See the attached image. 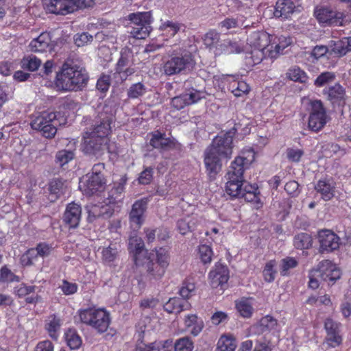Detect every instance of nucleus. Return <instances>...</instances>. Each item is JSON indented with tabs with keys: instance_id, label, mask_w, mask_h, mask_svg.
I'll return each mask as SVG.
<instances>
[{
	"instance_id": "nucleus-32",
	"label": "nucleus",
	"mask_w": 351,
	"mask_h": 351,
	"mask_svg": "<svg viewBox=\"0 0 351 351\" xmlns=\"http://www.w3.org/2000/svg\"><path fill=\"white\" fill-rule=\"evenodd\" d=\"M61 325L60 318L54 314L50 315L46 319L45 329L53 339H58Z\"/></svg>"
},
{
	"instance_id": "nucleus-25",
	"label": "nucleus",
	"mask_w": 351,
	"mask_h": 351,
	"mask_svg": "<svg viewBox=\"0 0 351 351\" xmlns=\"http://www.w3.org/2000/svg\"><path fill=\"white\" fill-rule=\"evenodd\" d=\"M131 55L128 51H122L116 65V73L120 75L121 80H125L127 77L134 73L133 68L129 67Z\"/></svg>"
},
{
	"instance_id": "nucleus-10",
	"label": "nucleus",
	"mask_w": 351,
	"mask_h": 351,
	"mask_svg": "<svg viewBox=\"0 0 351 351\" xmlns=\"http://www.w3.org/2000/svg\"><path fill=\"white\" fill-rule=\"evenodd\" d=\"M114 121V117L112 108L109 106L105 105L102 110L99 112L95 118L91 128L86 132L92 133V135L108 138V136L111 132V124Z\"/></svg>"
},
{
	"instance_id": "nucleus-36",
	"label": "nucleus",
	"mask_w": 351,
	"mask_h": 351,
	"mask_svg": "<svg viewBox=\"0 0 351 351\" xmlns=\"http://www.w3.org/2000/svg\"><path fill=\"white\" fill-rule=\"evenodd\" d=\"M152 22H147V23L141 24L139 26H130L128 32L130 35L136 39H145L149 36L152 27L151 26Z\"/></svg>"
},
{
	"instance_id": "nucleus-7",
	"label": "nucleus",
	"mask_w": 351,
	"mask_h": 351,
	"mask_svg": "<svg viewBox=\"0 0 351 351\" xmlns=\"http://www.w3.org/2000/svg\"><path fill=\"white\" fill-rule=\"evenodd\" d=\"M60 115V112H43L32 120L31 127L40 131L45 138H53L57 132L58 126L60 125L58 118Z\"/></svg>"
},
{
	"instance_id": "nucleus-19",
	"label": "nucleus",
	"mask_w": 351,
	"mask_h": 351,
	"mask_svg": "<svg viewBox=\"0 0 351 351\" xmlns=\"http://www.w3.org/2000/svg\"><path fill=\"white\" fill-rule=\"evenodd\" d=\"M127 178L125 176H122L119 181L114 182L112 188L107 192L105 195L104 203L106 205L114 204L121 202L124 197V189L126 184Z\"/></svg>"
},
{
	"instance_id": "nucleus-26",
	"label": "nucleus",
	"mask_w": 351,
	"mask_h": 351,
	"mask_svg": "<svg viewBox=\"0 0 351 351\" xmlns=\"http://www.w3.org/2000/svg\"><path fill=\"white\" fill-rule=\"evenodd\" d=\"M295 5L292 0H278L275 5L274 15L276 18L287 19L294 12Z\"/></svg>"
},
{
	"instance_id": "nucleus-21",
	"label": "nucleus",
	"mask_w": 351,
	"mask_h": 351,
	"mask_svg": "<svg viewBox=\"0 0 351 351\" xmlns=\"http://www.w3.org/2000/svg\"><path fill=\"white\" fill-rule=\"evenodd\" d=\"M82 217V208L80 205L72 202L66 206L63 215V221L69 228L78 227Z\"/></svg>"
},
{
	"instance_id": "nucleus-55",
	"label": "nucleus",
	"mask_w": 351,
	"mask_h": 351,
	"mask_svg": "<svg viewBox=\"0 0 351 351\" xmlns=\"http://www.w3.org/2000/svg\"><path fill=\"white\" fill-rule=\"evenodd\" d=\"M193 344L189 337L179 339L174 344L175 351H192Z\"/></svg>"
},
{
	"instance_id": "nucleus-46",
	"label": "nucleus",
	"mask_w": 351,
	"mask_h": 351,
	"mask_svg": "<svg viewBox=\"0 0 351 351\" xmlns=\"http://www.w3.org/2000/svg\"><path fill=\"white\" fill-rule=\"evenodd\" d=\"M42 61L34 55L25 56L21 60V66L30 71L37 70L41 65Z\"/></svg>"
},
{
	"instance_id": "nucleus-23",
	"label": "nucleus",
	"mask_w": 351,
	"mask_h": 351,
	"mask_svg": "<svg viewBox=\"0 0 351 351\" xmlns=\"http://www.w3.org/2000/svg\"><path fill=\"white\" fill-rule=\"evenodd\" d=\"M247 41L254 49L267 51L270 43V35L263 31L253 32L249 35Z\"/></svg>"
},
{
	"instance_id": "nucleus-42",
	"label": "nucleus",
	"mask_w": 351,
	"mask_h": 351,
	"mask_svg": "<svg viewBox=\"0 0 351 351\" xmlns=\"http://www.w3.org/2000/svg\"><path fill=\"white\" fill-rule=\"evenodd\" d=\"M128 19L130 21L131 26H139L141 24L152 22V14L149 12L132 13L129 14Z\"/></svg>"
},
{
	"instance_id": "nucleus-20",
	"label": "nucleus",
	"mask_w": 351,
	"mask_h": 351,
	"mask_svg": "<svg viewBox=\"0 0 351 351\" xmlns=\"http://www.w3.org/2000/svg\"><path fill=\"white\" fill-rule=\"evenodd\" d=\"M318 239L320 244V251L332 252L339 246V238L333 232L324 230L319 232Z\"/></svg>"
},
{
	"instance_id": "nucleus-54",
	"label": "nucleus",
	"mask_w": 351,
	"mask_h": 351,
	"mask_svg": "<svg viewBox=\"0 0 351 351\" xmlns=\"http://www.w3.org/2000/svg\"><path fill=\"white\" fill-rule=\"evenodd\" d=\"M342 343V337L340 333L328 335L325 337L323 345L326 348H336L340 346Z\"/></svg>"
},
{
	"instance_id": "nucleus-2",
	"label": "nucleus",
	"mask_w": 351,
	"mask_h": 351,
	"mask_svg": "<svg viewBox=\"0 0 351 351\" xmlns=\"http://www.w3.org/2000/svg\"><path fill=\"white\" fill-rule=\"evenodd\" d=\"M89 80L86 69L76 61L68 58L56 74V85L64 91H79L86 86Z\"/></svg>"
},
{
	"instance_id": "nucleus-5",
	"label": "nucleus",
	"mask_w": 351,
	"mask_h": 351,
	"mask_svg": "<svg viewBox=\"0 0 351 351\" xmlns=\"http://www.w3.org/2000/svg\"><path fill=\"white\" fill-rule=\"evenodd\" d=\"M193 64L192 56L189 51L176 49L169 52L163 62L162 71L167 76L182 74L189 71Z\"/></svg>"
},
{
	"instance_id": "nucleus-56",
	"label": "nucleus",
	"mask_w": 351,
	"mask_h": 351,
	"mask_svg": "<svg viewBox=\"0 0 351 351\" xmlns=\"http://www.w3.org/2000/svg\"><path fill=\"white\" fill-rule=\"evenodd\" d=\"M223 46L227 52L230 53H240L243 50V45L236 40H226L223 41Z\"/></svg>"
},
{
	"instance_id": "nucleus-8",
	"label": "nucleus",
	"mask_w": 351,
	"mask_h": 351,
	"mask_svg": "<svg viewBox=\"0 0 351 351\" xmlns=\"http://www.w3.org/2000/svg\"><path fill=\"white\" fill-rule=\"evenodd\" d=\"M93 0H45L44 6L47 12L66 15L77 9L90 7Z\"/></svg>"
},
{
	"instance_id": "nucleus-33",
	"label": "nucleus",
	"mask_w": 351,
	"mask_h": 351,
	"mask_svg": "<svg viewBox=\"0 0 351 351\" xmlns=\"http://www.w3.org/2000/svg\"><path fill=\"white\" fill-rule=\"evenodd\" d=\"M323 94L332 103H335L344 98L345 90L339 84H335L334 86L325 88L323 90Z\"/></svg>"
},
{
	"instance_id": "nucleus-16",
	"label": "nucleus",
	"mask_w": 351,
	"mask_h": 351,
	"mask_svg": "<svg viewBox=\"0 0 351 351\" xmlns=\"http://www.w3.org/2000/svg\"><path fill=\"white\" fill-rule=\"evenodd\" d=\"M203 97H204L203 92L191 88L180 95L172 98L171 104L176 110H181L186 106L198 102Z\"/></svg>"
},
{
	"instance_id": "nucleus-57",
	"label": "nucleus",
	"mask_w": 351,
	"mask_h": 351,
	"mask_svg": "<svg viewBox=\"0 0 351 351\" xmlns=\"http://www.w3.org/2000/svg\"><path fill=\"white\" fill-rule=\"evenodd\" d=\"M154 168L152 167H145L138 178V183L141 184H149L153 180Z\"/></svg>"
},
{
	"instance_id": "nucleus-53",
	"label": "nucleus",
	"mask_w": 351,
	"mask_h": 351,
	"mask_svg": "<svg viewBox=\"0 0 351 351\" xmlns=\"http://www.w3.org/2000/svg\"><path fill=\"white\" fill-rule=\"evenodd\" d=\"M146 92V87L141 82L132 84L128 90V96L135 99L143 95Z\"/></svg>"
},
{
	"instance_id": "nucleus-31",
	"label": "nucleus",
	"mask_w": 351,
	"mask_h": 351,
	"mask_svg": "<svg viewBox=\"0 0 351 351\" xmlns=\"http://www.w3.org/2000/svg\"><path fill=\"white\" fill-rule=\"evenodd\" d=\"M277 321L272 317L267 315L261 319L254 328L258 334L274 332L276 330Z\"/></svg>"
},
{
	"instance_id": "nucleus-3",
	"label": "nucleus",
	"mask_w": 351,
	"mask_h": 351,
	"mask_svg": "<svg viewBox=\"0 0 351 351\" xmlns=\"http://www.w3.org/2000/svg\"><path fill=\"white\" fill-rule=\"evenodd\" d=\"M169 262V254L162 247L153 250L143 258L136 256L135 258V265L144 271L145 277L150 282H156L162 278Z\"/></svg>"
},
{
	"instance_id": "nucleus-30",
	"label": "nucleus",
	"mask_w": 351,
	"mask_h": 351,
	"mask_svg": "<svg viewBox=\"0 0 351 351\" xmlns=\"http://www.w3.org/2000/svg\"><path fill=\"white\" fill-rule=\"evenodd\" d=\"M86 209L89 222H93L99 217L108 218L112 213V211L106 206L90 205L87 206Z\"/></svg>"
},
{
	"instance_id": "nucleus-39",
	"label": "nucleus",
	"mask_w": 351,
	"mask_h": 351,
	"mask_svg": "<svg viewBox=\"0 0 351 351\" xmlns=\"http://www.w3.org/2000/svg\"><path fill=\"white\" fill-rule=\"evenodd\" d=\"M228 90L236 97H241L250 90L249 86L244 81L233 80L230 82Z\"/></svg>"
},
{
	"instance_id": "nucleus-47",
	"label": "nucleus",
	"mask_w": 351,
	"mask_h": 351,
	"mask_svg": "<svg viewBox=\"0 0 351 351\" xmlns=\"http://www.w3.org/2000/svg\"><path fill=\"white\" fill-rule=\"evenodd\" d=\"M182 27V24L173 21L163 22L160 26V29L165 32L167 36H174Z\"/></svg>"
},
{
	"instance_id": "nucleus-50",
	"label": "nucleus",
	"mask_w": 351,
	"mask_h": 351,
	"mask_svg": "<svg viewBox=\"0 0 351 351\" xmlns=\"http://www.w3.org/2000/svg\"><path fill=\"white\" fill-rule=\"evenodd\" d=\"M336 75L335 73L325 71L317 76L314 82L315 86L322 87L335 81Z\"/></svg>"
},
{
	"instance_id": "nucleus-38",
	"label": "nucleus",
	"mask_w": 351,
	"mask_h": 351,
	"mask_svg": "<svg viewBox=\"0 0 351 351\" xmlns=\"http://www.w3.org/2000/svg\"><path fill=\"white\" fill-rule=\"evenodd\" d=\"M237 347L236 340L231 335H222L217 343L216 351H234Z\"/></svg>"
},
{
	"instance_id": "nucleus-29",
	"label": "nucleus",
	"mask_w": 351,
	"mask_h": 351,
	"mask_svg": "<svg viewBox=\"0 0 351 351\" xmlns=\"http://www.w3.org/2000/svg\"><path fill=\"white\" fill-rule=\"evenodd\" d=\"M189 307L190 304L186 300L178 297L170 298L163 306L164 310L168 313H179Z\"/></svg>"
},
{
	"instance_id": "nucleus-9",
	"label": "nucleus",
	"mask_w": 351,
	"mask_h": 351,
	"mask_svg": "<svg viewBox=\"0 0 351 351\" xmlns=\"http://www.w3.org/2000/svg\"><path fill=\"white\" fill-rule=\"evenodd\" d=\"M313 14L323 27L343 26L346 16L343 12L327 5H317Z\"/></svg>"
},
{
	"instance_id": "nucleus-28",
	"label": "nucleus",
	"mask_w": 351,
	"mask_h": 351,
	"mask_svg": "<svg viewBox=\"0 0 351 351\" xmlns=\"http://www.w3.org/2000/svg\"><path fill=\"white\" fill-rule=\"evenodd\" d=\"M51 38L48 33H42L36 38L33 39L29 47L34 52H44L51 50Z\"/></svg>"
},
{
	"instance_id": "nucleus-64",
	"label": "nucleus",
	"mask_w": 351,
	"mask_h": 351,
	"mask_svg": "<svg viewBox=\"0 0 351 351\" xmlns=\"http://www.w3.org/2000/svg\"><path fill=\"white\" fill-rule=\"evenodd\" d=\"M285 190L288 194L297 196L300 193L299 184L295 180L289 181L286 183Z\"/></svg>"
},
{
	"instance_id": "nucleus-27",
	"label": "nucleus",
	"mask_w": 351,
	"mask_h": 351,
	"mask_svg": "<svg viewBox=\"0 0 351 351\" xmlns=\"http://www.w3.org/2000/svg\"><path fill=\"white\" fill-rule=\"evenodd\" d=\"M331 51L337 57H343L351 51V36L330 41Z\"/></svg>"
},
{
	"instance_id": "nucleus-22",
	"label": "nucleus",
	"mask_w": 351,
	"mask_h": 351,
	"mask_svg": "<svg viewBox=\"0 0 351 351\" xmlns=\"http://www.w3.org/2000/svg\"><path fill=\"white\" fill-rule=\"evenodd\" d=\"M209 278L213 287L223 286L229 279L228 268L226 265L216 264L214 269L209 273Z\"/></svg>"
},
{
	"instance_id": "nucleus-41",
	"label": "nucleus",
	"mask_w": 351,
	"mask_h": 351,
	"mask_svg": "<svg viewBox=\"0 0 351 351\" xmlns=\"http://www.w3.org/2000/svg\"><path fill=\"white\" fill-rule=\"evenodd\" d=\"M291 43V38L285 36H280L278 38V43L275 46V50L273 51L272 46L267 50L269 52V56L271 58H275L279 54L283 53V50L290 45Z\"/></svg>"
},
{
	"instance_id": "nucleus-1",
	"label": "nucleus",
	"mask_w": 351,
	"mask_h": 351,
	"mask_svg": "<svg viewBox=\"0 0 351 351\" xmlns=\"http://www.w3.org/2000/svg\"><path fill=\"white\" fill-rule=\"evenodd\" d=\"M237 132L235 126L227 132L222 131L213 140L204 152V163L210 180H214L221 168V160L231 157L233 138Z\"/></svg>"
},
{
	"instance_id": "nucleus-52",
	"label": "nucleus",
	"mask_w": 351,
	"mask_h": 351,
	"mask_svg": "<svg viewBox=\"0 0 351 351\" xmlns=\"http://www.w3.org/2000/svg\"><path fill=\"white\" fill-rule=\"evenodd\" d=\"M20 278L8 268L6 265L0 269V281L3 282H19Z\"/></svg>"
},
{
	"instance_id": "nucleus-43",
	"label": "nucleus",
	"mask_w": 351,
	"mask_h": 351,
	"mask_svg": "<svg viewBox=\"0 0 351 351\" xmlns=\"http://www.w3.org/2000/svg\"><path fill=\"white\" fill-rule=\"evenodd\" d=\"M75 157V152L70 149H61L56 152L55 157L56 164L63 167Z\"/></svg>"
},
{
	"instance_id": "nucleus-11",
	"label": "nucleus",
	"mask_w": 351,
	"mask_h": 351,
	"mask_svg": "<svg viewBox=\"0 0 351 351\" xmlns=\"http://www.w3.org/2000/svg\"><path fill=\"white\" fill-rule=\"evenodd\" d=\"M104 169V163L95 164L92 168L91 173H88L83 178V186L86 194L92 195L104 190L106 183L102 174Z\"/></svg>"
},
{
	"instance_id": "nucleus-34",
	"label": "nucleus",
	"mask_w": 351,
	"mask_h": 351,
	"mask_svg": "<svg viewBox=\"0 0 351 351\" xmlns=\"http://www.w3.org/2000/svg\"><path fill=\"white\" fill-rule=\"evenodd\" d=\"M236 308L243 317H251L254 311L253 300L252 298H241L236 302Z\"/></svg>"
},
{
	"instance_id": "nucleus-6",
	"label": "nucleus",
	"mask_w": 351,
	"mask_h": 351,
	"mask_svg": "<svg viewBox=\"0 0 351 351\" xmlns=\"http://www.w3.org/2000/svg\"><path fill=\"white\" fill-rule=\"evenodd\" d=\"M79 315L83 324L91 326L100 333L106 332L110 323L109 313L103 308L81 310Z\"/></svg>"
},
{
	"instance_id": "nucleus-51",
	"label": "nucleus",
	"mask_w": 351,
	"mask_h": 351,
	"mask_svg": "<svg viewBox=\"0 0 351 351\" xmlns=\"http://www.w3.org/2000/svg\"><path fill=\"white\" fill-rule=\"evenodd\" d=\"M288 77L294 82L304 83L307 80L306 73L299 67H293L289 70L287 73Z\"/></svg>"
},
{
	"instance_id": "nucleus-58",
	"label": "nucleus",
	"mask_w": 351,
	"mask_h": 351,
	"mask_svg": "<svg viewBox=\"0 0 351 351\" xmlns=\"http://www.w3.org/2000/svg\"><path fill=\"white\" fill-rule=\"evenodd\" d=\"M340 323L331 318H327L324 322V329L326 332V335L340 333Z\"/></svg>"
},
{
	"instance_id": "nucleus-59",
	"label": "nucleus",
	"mask_w": 351,
	"mask_h": 351,
	"mask_svg": "<svg viewBox=\"0 0 351 351\" xmlns=\"http://www.w3.org/2000/svg\"><path fill=\"white\" fill-rule=\"evenodd\" d=\"M199 254L202 262L204 264H207L211 262L213 252L210 246L202 245L199 247Z\"/></svg>"
},
{
	"instance_id": "nucleus-62",
	"label": "nucleus",
	"mask_w": 351,
	"mask_h": 351,
	"mask_svg": "<svg viewBox=\"0 0 351 351\" xmlns=\"http://www.w3.org/2000/svg\"><path fill=\"white\" fill-rule=\"evenodd\" d=\"M110 86V76L108 75H101L97 80V88L101 93L108 91Z\"/></svg>"
},
{
	"instance_id": "nucleus-18",
	"label": "nucleus",
	"mask_w": 351,
	"mask_h": 351,
	"mask_svg": "<svg viewBox=\"0 0 351 351\" xmlns=\"http://www.w3.org/2000/svg\"><path fill=\"white\" fill-rule=\"evenodd\" d=\"M149 144L160 151H169L176 148L178 143L174 138L167 137L165 133L156 131L152 134Z\"/></svg>"
},
{
	"instance_id": "nucleus-4",
	"label": "nucleus",
	"mask_w": 351,
	"mask_h": 351,
	"mask_svg": "<svg viewBox=\"0 0 351 351\" xmlns=\"http://www.w3.org/2000/svg\"><path fill=\"white\" fill-rule=\"evenodd\" d=\"M226 192L232 198H244L246 202L253 203L257 208L262 206L260 192L256 184H250L246 180H238L226 178Z\"/></svg>"
},
{
	"instance_id": "nucleus-48",
	"label": "nucleus",
	"mask_w": 351,
	"mask_h": 351,
	"mask_svg": "<svg viewBox=\"0 0 351 351\" xmlns=\"http://www.w3.org/2000/svg\"><path fill=\"white\" fill-rule=\"evenodd\" d=\"M298 265V262L293 257L287 256L281 260L280 264V272L281 276H287L289 273V271L291 269L296 267Z\"/></svg>"
},
{
	"instance_id": "nucleus-45",
	"label": "nucleus",
	"mask_w": 351,
	"mask_h": 351,
	"mask_svg": "<svg viewBox=\"0 0 351 351\" xmlns=\"http://www.w3.org/2000/svg\"><path fill=\"white\" fill-rule=\"evenodd\" d=\"M119 247L116 243H111L108 247L104 248L101 252L102 260L107 263L113 262L119 254Z\"/></svg>"
},
{
	"instance_id": "nucleus-37",
	"label": "nucleus",
	"mask_w": 351,
	"mask_h": 351,
	"mask_svg": "<svg viewBox=\"0 0 351 351\" xmlns=\"http://www.w3.org/2000/svg\"><path fill=\"white\" fill-rule=\"evenodd\" d=\"M64 182L62 179L54 178L49 183V199L55 202L62 194Z\"/></svg>"
},
{
	"instance_id": "nucleus-14",
	"label": "nucleus",
	"mask_w": 351,
	"mask_h": 351,
	"mask_svg": "<svg viewBox=\"0 0 351 351\" xmlns=\"http://www.w3.org/2000/svg\"><path fill=\"white\" fill-rule=\"evenodd\" d=\"M84 141V152L86 154L99 156L107 148L108 138L92 135V133L85 132Z\"/></svg>"
},
{
	"instance_id": "nucleus-12",
	"label": "nucleus",
	"mask_w": 351,
	"mask_h": 351,
	"mask_svg": "<svg viewBox=\"0 0 351 351\" xmlns=\"http://www.w3.org/2000/svg\"><path fill=\"white\" fill-rule=\"evenodd\" d=\"M255 160V153L253 150L242 152L236 157L228 167L226 178H230L238 180H245L244 172L249 169Z\"/></svg>"
},
{
	"instance_id": "nucleus-49",
	"label": "nucleus",
	"mask_w": 351,
	"mask_h": 351,
	"mask_svg": "<svg viewBox=\"0 0 351 351\" xmlns=\"http://www.w3.org/2000/svg\"><path fill=\"white\" fill-rule=\"evenodd\" d=\"M276 261L271 260L268 261L264 267L263 274L264 280L267 282H271L274 280L276 275V270L275 269Z\"/></svg>"
},
{
	"instance_id": "nucleus-24",
	"label": "nucleus",
	"mask_w": 351,
	"mask_h": 351,
	"mask_svg": "<svg viewBox=\"0 0 351 351\" xmlns=\"http://www.w3.org/2000/svg\"><path fill=\"white\" fill-rule=\"evenodd\" d=\"M315 189L324 201H329L335 196V183L330 178L321 179L315 185Z\"/></svg>"
},
{
	"instance_id": "nucleus-35",
	"label": "nucleus",
	"mask_w": 351,
	"mask_h": 351,
	"mask_svg": "<svg viewBox=\"0 0 351 351\" xmlns=\"http://www.w3.org/2000/svg\"><path fill=\"white\" fill-rule=\"evenodd\" d=\"M64 339L67 346L71 350L78 349L82 344V339L76 329L68 328L64 332Z\"/></svg>"
},
{
	"instance_id": "nucleus-63",
	"label": "nucleus",
	"mask_w": 351,
	"mask_h": 351,
	"mask_svg": "<svg viewBox=\"0 0 351 351\" xmlns=\"http://www.w3.org/2000/svg\"><path fill=\"white\" fill-rule=\"evenodd\" d=\"M60 287L64 294L67 295L75 293L77 290V285L75 283L70 282L66 280L62 281Z\"/></svg>"
},
{
	"instance_id": "nucleus-61",
	"label": "nucleus",
	"mask_w": 351,
	"mask_h": 351,
	"mask_svg": "<svg viewBox=\"0 0 351 351\" xmlns=\"http://www.w3.org/2000/svg\"><path fill=\"white\" fill-rule=\"evenodd\" d=\"M287 159L293 162H298L304 155V152L298 148H288L286 150Z\"/></svg>"
},
{
	"instance_id": "nucleus-44",
	"label": "nucleus",
	"mask_w": 351,
	"mask_h": 351,
	"mask_svg": "<svg viewBox=\"0 0 351 351\" xmlns=\"http://www.w3.org/2000/svg\"><path fill=\"white\" fill-rule=\"evenodd\" d=\"M293 245L299 250L308 249L312 245V237L308 233H300L294 237Z\"/></svg>"
},
{
	"instance_id": "nucleus-60",
	"label": "nucleus",
	"mask_w": 351,
	"mask_h": 351,
	"mask_svg": "<svg viewBox=\"0 0 351 351\" xmlns=\"http://www.w3.org/2000/svg\"><path fill=\"white\" fill-rule=\"evenodd\" d=\"M220 36L219 33L214 30L207 32L203 38L204 45L208 47H215L219 41Z\"/></svg>"
},
{
	"instance_id": "nucleus-13",
	"label": "nucleus",
	"mask_w": 351,
	"mask_h": 351,
	"mask_svg": "<svg viewBox=\"0 0 351 351\" xmlns=\"http://www.w3.org/2000/svg\"><path fill=\"white\" fill-rule=\"evenodd\" d=\"M326 111L320 100L311 101V112L308 117V127L310 130L317 132L326 124Z\"/></svg>"
},
{
	"instance_id": "nucleus-40",
	"label": "nucleus",
	"mask_w": 351,
	"mask_h": 351,
	"mask_svg": "<svg viewBox=\"0 0 351 351\" xmlns=\"http://www.w3.org/2000/svg\"><path fill=\"white\" fill-rule=\"evenodd\" d=\"M144 248V242L141 238L137 236H131L129 239V250L131 252L134 253V261L136 256H141L142 258L145 257L142 254Z\"/></svg>"
},
{
	"instance_id": "nucleus-17",
	"label": "nucleus",
	"mask_w": 351,
	"mask_h": 351,
	"mask_svg": "<svg viewBox=\"0 0 351 351\" xmlns=\"http://www.w3.org/2000/svg\"><path fill=\"white\" fill-rule=\"evenodd\" d=\"M315 269L320 274V279L324 281L334 283L340 278V270L329 260L322 261Z\"/></svg>"
},
{
	"instance_id": "nucleus-15",
	"label": "nucleus",
	"mask_w": 351,
	"mask_h": 351,
	"mask_svg": "<svg viewBox=\"0 0 351 351\" xmlns=\"http://www.w3.org/2000/svg\"><path fill=\"white\" fill-rule=\"evenodd\" d=\"M147 199L143 198L136 201L132 206L129 215L130 228L134 231L140 229L144 222V214L147 207Z\"/></svg>"
}]
</instances>
